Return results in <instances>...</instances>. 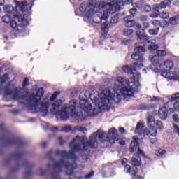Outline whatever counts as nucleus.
Listing matches in <instances>:
<instances>
[{"mask_svg":"<svg viewBox=\"0 0 179 179\" xmlns=\"http://www.w3.org/2000/svg\"><path fill=\"white\" fill-rule=\"evenodd\" d=\"M136 80H128L124 77H117L111 91L110 88L103 90L98 95V98H92L94 108L89 103V99H81L79 102V108L76 101L73 100L69 103V106L64 105L61 110L59 106H62V101L57 99L58 92H55L52 95V114H55L57 117L63 121H66L71 117H79L81 120H85L86 117H94L97 115L100 110H107L110 107L113 101L120 103L121 97H132L134 93L138 90L139 86V74L136 73Z\"/></svg>","mask_w":179,"mask_h":179,"instance_id":"1","label":"nucleus"},{"mask_svg":"<svg viewBox=\"0 0 179 179\" xmlns=\"http://www.w3.org/2000/svg\"><path fill=\"white\" fill-rule=\"evenodd\" d=\"M138 142H139L138 137H134L130 145V152L131 153H134V152L137 151V152L134 155L130 164H128V159L127 158L122 159L121 163L122 166H124V171L134 176L133 179H143V178L139 176H136V167L141 166V159L145 157L143 152L138 146Z\"/></svg>","mask_w":179,"mask_h":179,"instance_id":"2","label":"nucleus"},{"mask_svg":"<svg viewBox=\"0 0 179 179\" xmlns=\"http://www.w3.org/2000/svg\"><path fill=\"white\" fill-rule=\"evenodd\" d=\"M130 3H132V0H113L110 3H107L101 2L99 5L94 6L93 8L87 10L85 16L86 17H92V16L97 12V8H99V9L103 10V15L100 17L101 20H107L108 16L115 13L116 10H120L121 6H124V5H130Z\"/></svg>","mask_w":179,"mask_h":179,"instance_id":"3","label":"nucleus"},{"mask_svg":"<svg viewBox=\"0 0 179 179\" xmlns=\"http://www.w3.org/2000/svg\"><path fill=\"white\" fill-rule=\"evenodd\" d=\"M97 136L99 139H103L106 137V133L103 130H98L96 133L93 134L90 138V142H86V138H80L79 136H77L73 138V142L70 144L73 152L76 150H86L87 148H97Z\"/></svg>","mask_w":179,"mask_h":179,"instance_id":"4","label":"nucleus"},{"mask_svg":"<svg viewBox=\"0 0 179 179\" xmlns=\"http://www.w3.org/2000/svg\"><path fill=\"white\" fill-rule=\"evenodd\" d=\"M124 22H125L126 27H134L136 31V36L138 40L141 41H148L149 37L145 34H143L141 29V24L136 23L135 21L131 20V16H128L124 18Z\"/></svg>","mask_w":179,"mask_h":179,"instance_id":"5","label":"nucleus"},{"mask_svg":"<svg viewBox=\"0 0 179 179\" xmlns=\"http://www.w3.org/2000/svg\"><path fill=\"white\" fill-rule=\"evenodd\" d=\"M146 50L143 46H138L136 48L135 52L131 55V58L134 61H138V62L134 63V66L136 69H141V68H143V64L142 62H143V55L142 52H145Z\"/></svg>","mask_w":179,"mask_h":179,"instance_id":"6","label":"nucleus"},{"mask_svg":"<svg viewBox=\"0 0 179 179\" xmlns=\"http://www.w3.org/2000/svg\"><path fill=\"white\" fill-rule=\"evenodd\" d=\"M107 138L111 145H114V143H118L119 145H125V142H127L124 139L120 140L118 131H117V129H115V128H112L109 130Z\"/></svg>","mask_w":179,"mask_h":179,"instance_id":"7","label":"nucleus"},{"mask_svg":"<svg viewBox=\"0 0 179 179\" xmlns=\"http://www.w3.org/2000/svg\"><path fill=\"white\" fill-rule=\"evenodd\" d=\"M147 125L149 129H145L144 130V136H156L157 134V130L155 125V117H149L148 118Z\"/></svg>","mask_w":179,"mask_h":179,"instance_id":"8","label":"nucleus"},{"mask_svg":"<svg viewBox=\"0 0 179 179\" xmlns=\"http://www.w3.org/2000/svg\"><path fill=\"white\" fill-rule=\"evenodd\" d=\"M174 64L171 60H166L163 62H161L157 64L152 66L151 68L155 71H163L164 69H173Z\"/></svg>","mask_w":179,"mask_h":179,"instance_id":"9","label":"nucleus"},{"mask_svg":"<svg viewBox=\"0 0 179 179\" xmlns=\"http://www.w3.org/2000/svg\"><path fill=\"white\" fill-rule=\"evenodd\" d=\"M157 55H154L152 59L151 62H152V66H154L155 65L159 64V62H162L163 61V57H166V55H169V52L166 50H157Z\"/></svg>","mask_w":179,"mask_h":179,"instance_id":"10","label":"nucleus"},{"mask_svg":"<svg viewBox=\"0 0 179 179\" xmlns=\"http://www.w3.org/2000/svg\"><path fill=\"white\" fill-rule=\"evenodd\" d=\"M122 70L123 71V72H125V73H128L129 75V73L133 74V76L131 77L130 80H136V73L138 74V79H140L141 78V73H139L138 71V69L135 68V66L133 64V66L131 67H129L128 66H123L122 67Z\"/></svg>","mask_w":179,"mask_h":179,"instance_id":"11","label":"nucleus"},{"mask_svg":"<svg viewBox=\"0 0 179 179\" xmlns=\"http://www.w3.org/2000/svg\"><path fill=\"white\" fill-rule=\"evenodd\" d=\"M169 115V110L165 106L161 107L158 110V117L160 120H164Z\"/></svg>","mask_w":179,"mask_h":179,"instance_id":"12","label":"nucleus"},{"mask_svg":"<svg viewBox=\"0 0 179 179\" xmlns=\"http://www.w3.org/2000/svg\"><path fill=\"white\" fill-rule=\"evenodd\" d=\"M62 166H64V167H67L69 170H72L73 169H76V164L73 162L71 164H68V163H65L64 162H58L55 165V170H57V169H59V167H62Z\"/></svg>","mask_w":179,"mask_h":179,"instance_id":"13","label":"nucleus"},{"mask_svg":"<svg viewBox=\"0 0 179 179\" xmlns=\"http://www.w3.org/2000/svg\"><path fill=\"white\" fill-rule=\"evenodd\" d=\"M171 2L169 1L164 0L162 1L160 4H155L153 6V9L155 12H159V9H166L167 6H170Z\"/></svg>","mask_w":179,"mask_h":179,"instance_id":"14","label":"nucleus"},{"mask_svg":"<svg viewBox=\"0 0 179 179\" xmlns=\"http://www.w3.org/2000/svg\"><path fill=\"white\" fill-rule=\"evenodd\" d=\"M3 23H10V26L12 29H16L17 27V23L16 21L12 20L10 15H5L3 17Z\"/></svg>","mask_w":179,"mask_h":179,"instance_id":"15","label":"nucleus"},{"mask_svg":"<svg viewBox=\"0 0 179 179\" xmlns=\"http://www.w3.org/2000/svg\"><path fill=\"white\" fill-rule=\"evenodd\" d=\"M163 78H166V79H176L177 78V73L174 71H170L166 70L165 71H162L161 73Z\"/></svg>","mask_w":179,"mask_h":179,"instance_id":"16","label":"nucleus"},{"mask_svg":"<svg viewBox=\"0 0 179 179\" xmlns=\"http://www.w3.org/2000/svg\"><path fill=\"white\" fill-rule=\"evenodd\" d=\"M15 8L17 10H21V12H27V3L22 1H15Z\"/></svg>","mask_w":179,"mask_h":179,"instance_id":"17","label":"nucleus"},{"mask_svg":"<svg viewBox=\"0 0 179 179\" xmlns=\"http://www.w3.org/2000/svg\"><path fill=\"white\" fill-rule=\"evenodd\" d=\"M146 129L143 128V124L141 122L137 123V125L135 129V134L137 135H143L145 136V130Z\"/></svg>","mask_w":179,"mask_h":179,"instance_id":"18","label":"nucleus"},{"mask_svg":"<svg viewBox=\"0 0 179 179\" xmlns=\"http://www.w3.org/2000/svg\"><path fill=\"white\" fill-rule=\"evenodd\" d=\"M148 43H151V44H152V45L148 47V50L149 51H150V52H155V51H156V50L159 48V46L156 45L155 39H152L151 41H149Z\"/></svg>","mask_w":179,"mask_h":179,"instance_id":"19","label":"nucleus"},{"mask_svg":"<svg viewBox=\"0 0 179 179\" xmlns=\"http://www.w3.org/2000/svg\"><path fill=\"white\" fill-rule=\"evenodd\" d=\"M63 157H67L69 159V162H72V160H76V157L75 156V153L73 152H70L69 154L66 153V152H63L62 154Z\"/></svg>","mask_w":179,"mask_h":179,"instance_id":"20","label":"nucleus"},{"mask_svg":"<svg viewBox=\"0 0 179 179\" xmlns=\"http://www.w3.org/2000/svg\"><path fill=\"white\" fill-rule=\"evenodd\" d=\"M3 10L7 13H13V12H15V8H13L12 6H4Z\"/></svg>","mask_w":179,"mask_h":179,"instance_id":"21","label":"nucleus"},{"mask_svg":"<svg viewBox=\"0 0 179 179\" xmlns=\"http://www.w3.org/2000/svg\"><path fill=\"white\" fill-rule=\"evenodd\" d=\"M161 19H169L170 17V13L166 11H163L159 14Z\"/></svg>","mask_w":179,"mask_h":179,"instance_id":"22","label":"nucleus"},{"mask_svg":"<svg viewBox=\"0 0 179 179\" xmlns=\"http://www.w3.org/2000/svg\"><path fill=\"white\" fill-rule=\"evenodd\" d=\"M148 33L150 36H157L159 34V27H156L155 29H150Z\"/></svg>","mask_w":179,"mask_h":179,"instance_id":"23","label":"nucleus"},{"mask_svg":"<svg viewBox=\"0 0 179 179\" xmlns=\"http://www.w3.org/2000/svg\"><path fill=\"white\" fill-rule=\"evenodd\" d=\"M178 99H179V93H176L172 95L171 96H169V101H171V103L174 101L175 100H178Z\"/></svg>","mask_w":179,"mask_h":179,"instance_id":"24","label":"nucleus"},{"mask_svg":"<svg viewBox=\"0 0 179 179\" xmlns=\"http://www.w3.org/2000/svg\"><path fill=\"white\" fill-rule=\"evenodd\" d=\"M166 155V151L164 150H159L156 152V155L159 157H162V156H164Z\"/></svg>","mask_w":179,"mask_h":179,"instance_id":"25","label":"nucleus"},{"mask_svg":"<svg viewBox=\"0 0 179 179\" xmlns=\"http://www.w3.org/2000/svg\"><path fill=\"white\" fill-rule=\"evenodd\" d=\"M132 33H134V30L132 29H124L123 31V34L124 36H131V34H132Z\"/></svg>","mask_w":179,"mask_h":179,"instance_id":"26","label":"nucleus"},{"mask_svg":"<svg viewBox=\"0 0 179 179\" xmlns=\"http://www.w3.org/2000/svg\"><path fill=\"white\" fill-rule=\"evenodd\" d=\"M155 125L158 129H163V122L162 121L157 120L155 122Z\"/></svg>","mask_w":179,"mask_h":179,"instance_id":"27","label":"nucleus"},{"mask_svg":"<svg viewBox=\"0 0 179 179\" xmlns=\"http://www.w3.org/2000/svg\"><path fill=\"white\" fill-rule=\"evenodd\" d=\"M107 29H108V22H105L101 26V29L103 31H106Z\"/></svg>","mask_w":179,"mask_h":179,"instance_id":"28","label":"nucleus"},{"mask_svg":"<svg viewBox=\"0 0 179 179\" xmlns=\"http://www.w3.org/2000/svg\"><path fill=\"white\" fill-rule=\"evenodd\" d=\"M152 26H154L155 27H159V26H160V21L157 20H155L152 22Z\"/></svg>","mask_w":179,"mask_h":179,"instance_id":"29","label":"nucleus"},{"mask_svg":"<svg viewBox=\"0 0 179 179\" xmlns=\"http://www.w3.org/2000/svg\"><path fill=\"white\" fill-rule=\"evenodd\" d=\"M152 101H157L158 103H164L163 102V99L162 98H159V97H156V96H154L152 99Z\"/></svg>","mask_w":179,"mask_h":179,"instance_id":"30","label":"nucleus"},{"mask_svg":"<svg viewBox=\"0 0 179 179\" xmlns=\"http://www.w3.org/2000/svg\"><path fill=\"white\" fill-rule=\"evenodd\" d=\"M143 9L145 12H150V10H152V7H150V6L149 5L145 4L143 6Z\"/></svg>","mask_w":179,"mask_h":179,"instance_id":"31","label":"nucleus"},{"mask_svg":"<svg viewBox=\"0 0 179 179\" xmlns=\"http://www.w3.org/2000/svg\"><path fill=\"white\" fill-rule=\"evenodd\" d=\"M173 120L174 121V122L178 123L179 122V117L178 115L177 114H174L172 116Z\"/></svg>","mask_w":179,"mask_h":179,"instance_id":"32","label":"nucleus"},{"mask_svg":"<svg viewBox=\"0 0 179 179\" xmlns=\"http://www.w3.org/2000/svg\"><path fill=\"white\" fill-rule=\"evenodd\" d=\"M173 132L177 134V135L179 136V127L177 126V124L173 125Z\"/></svg>","mask_w":179,"mask_h":179,"instance_id":"33","label":"nucleus"},{"mask_svg":"<svg viewBox=\"0 0 179 179\" xmlns=\"http://www.w3.org/2000/svg\"><path fill=\"white\" fill-rule=\"evenodd\" d=\"M80 162L81 163H85V162H86V160H87V157L86 155H83L81 157H80Z\"/></svg>","mask_w":179,"mask_h":179,"instance_id":"34","label":"nucleus"},{"mask_svg":"<svg viewBox=\"0 0 179 179\" xmlns=\"http://www.w3.org/2000/svg\"><path fill=\"white\" fill-rule=\"evenodd\" d=\"M110 23H112V24H115V23H118V19L117 18V17H113L110 20Z\"/></svg>","mask_w":179,"mask_h":179,"instance_id":"35","label":"nucleus"},{"mask_svg":"<svg viewBox=\"0 0 179 179\" xmlns=\"http://www.w3.org/2000/svg\"><path fill=\"white\" fill-rule=\"evenodd\" d=\"M173 108H174L175 111H179V101H176L173 104Z\"/></svg>","mask_w":179,"mask_h":179,"instance_id":"36","label":"nucleus"},{"mask_svg":"<svg viewBox=\"0 0 179 179\" xmlns=\"http://www.w3.org/2000/svg\"><path fill=\"white\" fill-rule=\"evenodd\" d=\"M169 23L171 24H176V23H177V20L176 19V17H172L169 19Z\"/></svg>","mask_w":179,"mask_h":179,"instance_id":"37","label":"nucleus"},{"mask_svg":"<svg viewBox=\"0 0 179 179\" xmlns=\"http://www.w3.org/2000/svg\"><path fill=\"white\" fill-rule=\"evenodd\" d=\"M78 131H80V132H83V134H85L86 132H87V129L83 127H79Z\"/></svg>","mask_w":179,"mask_h":179,"instance_id":"38","label":"nucleus"},{"mask_svg":"<svg viewBox=\"0 0 179 179\" xmlns=\"http://www.w3.org/2000/svg\"><path fill=\"white\" fill-rule=\"evenodd\" d=\"M94 176V172L92 171L90 173L85 176V179H90L92 178Z\"/></svg>","mask_w":179,"mask_h":179,"instance_id":"39","label":"nucleus"},{"mask_svg":"<svg viewBox=\"0 0 179 179\" xmlns=\"http://www.w3.org/2000/svg\"><path fill=\"white\" fill-rule=\"evenodd\" d=\"M85 8H86V6H85V4H82L80 7V12H83V13L86 12V10H85Z\"/></svg>","mask_w":179,"mask_h":179,"instance_id":"40","label":"nucleus"},{"mask_svg":"<svg viewBox=\"0 0 179 179\" xmlns=\"http://www.w3.org/2000/svg\"><path fill=\"white\" fill-rule=\"evenodd\" d=\"M71 129H72V127H71V126H67L64 128V132H69L71 131Z\"/></svg>","mask_w":179,"mask_h":179,"instance_id":"41","label":"nucleus"},{"mask_svg":"<svg viewBox=\"0 0 179 179\" xmlns=\"http://www.w3.org/2000/svg\"><path fill=\"white\" fill-rule=\"evenodd\" d=\"M130 15H135L136 13V8H132L129 10Z\"/></svg>","mask_w":179,"mask_h":179,"instance_id":"42","label":"nucleus"},{"mask_svg":"<svg viewBox=\"0 0 179 179\" xmlns=\"http://www.w3.org/2000/svg\"><path fill=\"white\" fill-rule=\"evenodd\" d=\"M29 85V79L25 78L23 81L22 86H27Z\"/></svg>","mask_w":179,"mask_h":179,"instance_id":"43","label":"nucleus"},{"mask_svg":"<svg viewBox=\"0 0 179 179\" xmlns=\"http://www.w3.org/2000/svg\"><path fill=\"white\" fill-rule=\"evenodd\" d=\"M149 27V23L145 22L143 24V29H148Z\"/></svg>","mask_w":179,"mask_h":179,"instance_id":"44","label":"nucleus"},{"mask_svg":"<svg viewBox=\"0 0 179 179\" xmlns=\"http://www.w3.org/2000/svg\"><path fill=\"white\" fill-rule=\"evenodd\" d=\"M119 132H120V134H125V129L123 127H120Z\"/></svg>","mask_w":179,"mask_h":179,"instance_id":"45","label":"nucleus"},{"mask_svg":"<svg viewBox=\"0 0 179 179\" xmlns=\"http://www.w3.org/2000/svg\"><path fill=\"white\" fill-rule=\"evenodd\" d=\"M141 20H148V17H146V16H143V17H141Z\"/></svg>","mask_w":179,"mask_h":179,"instance_id":"46","label":"nucleus"},{"mask_svg":"<svg viewBox=\"0 0 179 179\" xmlns=\"http://www.w3.org/2000/svg\"><path fill=\"white\" fill-rule=\"evenodd\" d=\"M3 2H5V0H0V5H3Z\"/></svg>","mask_w":179,"mask_h":179,"instance_id":"47","label":"nucleus"},{"mask_svg":"<svg viewBox=\"0 0 179 179\" xmlns=\"http://www.w3.org/2000/svg\"><path fill=\"white\" fill-rule=\"evenodd\" d=\"M57 129H58L57 127H54V128L52 129L53 131H57Z\"/></svg>","mask_w":179,"mask_h":179,"instance_id":"48","label":"nucleus"},{"mask_svg":"<svg viewBox=\"0 0 179 179\" xmlns=\"http://www.w3.org/2000/svg\"><path fill=\"white\" fill-rule=\"evenodd\" d=\"M21 22H24V20L23 18H21Z\"/></svg>","mask_w":179,"mask_h":179,"instance_id":"49","label":"nucleus"},{"mask_svg":"<svg viewBox=\"0 0 179 179\" xmlns=\"http://www.w3.org/2000/svg\"><path fill=\"white\" fill-rule=\"evenodd\" d=\"M4 78H7V76H4Z\"/></svg>","mask_w":179,"mask_h":179,"instance_id":"50","label":"nucleus"},{"mask_svg":"<svg viewBox=\"0 0 179 179\" xmlns=\"http://www.w3.org/2000/svg\"><path fill=\"white\" fill-rule=\"evenodd\" d=\"M144 71V72H146V70H143Z\"/></svg>","mask_w":179,"mask_h":179,"instance_id":"51","label":"nucleus"},{"mask_svg":"<svg viewBox=\"0 0 179 179\" xmlns=\"http://www.w3.org/2000/svg\"><path fill=\"white\" fill-rule=\"evenodd\" d=\"M86 99H87V96H85Z\"/></svg>","mask_w":179,"mask_h":179,"instance_id":"52","label":"nucleus"},{"mask_svg":"<svg viewBox=\"0 0 179 179\" xmlns=\"http://www.w3.org/2000/svg\"><path fill=\"white\" fill-rule=\"evenodd\" d=\"M136 6V4H134Z\"/></svg>","mask_w":179,"mask_h":179,"instance_id":"53","label":"nucleus"},{"mask_svg":"<svg viewBox=\"0 0 179 179\" xmlns=\"http://www.w3.org/2000/svg\"><path fill=\"white\" fill-rule=\"evenodd\" d=\"M90 1H92V0H90Z\"/></svg>","mask_w":179,"mask_h":179,"instance_id":"54","label":"nucleus"}]
</instances>
